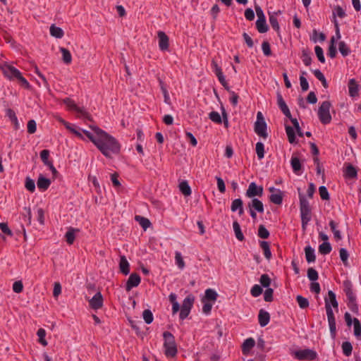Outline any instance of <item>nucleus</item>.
<instances>
[{
  "mask_svg": "<svg viewBox=\"0 0 361 361\" xmlns=\"http://www.w3.org/2000/svg\"><path fill=\"white\" fill-rule=\"evenodd\" d=\"M319 251L322 255H327L331 251V246L329 243L324 242L319 246Z\"/></svg>",
  "mask_w": 361,
  "mask_h": 361,
  "instance_id": "obj_40",
  "label": "nucleus"
},
{
  "mask_svg": "<svg viewBox=\"0 0 361 361\" xmlns=\"http://www.w3.org/2000/svg\"><path fill=\"white\" fill-rule=\"evenodd\" d=\"M262 288L260 286L256 284L251 288L250 293L252 296L257 297L262 293Z\"/></svg>",
  "mask_w": 361,
  "mask_h": 361,
  "instance_id": "obj_64",
  "label": "nucleus"
},
{
  "mask_svg": "<svg viewBox=\"0 0 361 361\" xmlns=\"http://www.w3.org/2000/svg\"><path fill=\"white\" fill-rule=\"evenodd\" d=\"M256 27L259 32L264 33L268 31V26L266 24V20H257Z\"/></svg>",
  "mask_w": 361,
  "mask_h": 361,
  "instance_id": "obj_39",
  "label": "nucleus"
},
{
  "mask_svg": "<svg viewBox=\"0 0 361 361\" xmlns=\"http://www.w3.org/2000/svg\"><path fill=\"white\" fill-rule=\"evenodd\" d=\"M314 51H315V54L318 58V60L321 62V63H324L325 62V58H324V52H323V49L321 47L319 46H316L315 48H314Z\"/></svg>",
  "mask_w": 361,
  "mask_h": 361,
  "instance_id": "obj_61",
  "label": "nucleus"
},
{
  "mask_svg": "<svg viewBox=\"0 0 361 361\" xmlns=\"http://www.w3.org/2000/svg\"><path fill=\"white\" fill-rule=\"evenodd\" d=\"M344 176L348 178H355L357 176L356 169L351 164H347L343 171Z\"/></svg>",
  "mask_w": 361,
  "mask_h": 361,
  "instance_id": "obj_18",
  "label": "nucleus"
},
{
  "mask_svg": "<svg viewBox=\"0 0 361 361\" xmlns=\"http://www.w3.org/2000/svg\"><path fill=\"white\" fill-rule=\"evenodd\" d=\"M258 235L259 238L263 239H267L269 238V232L264 225H259L258 228Z\"/></svg>",
  "mask_w": 361,
  "mask_h": 361,
  "instance_id": "obj_53",
  "label": "nucleus"
},
{
  "mask_svg": "<svg viewBox=\"0 0 361 361\" xmlns=\"http://www.w3.org/2000/svg\"><path fill=\"white\" fill-rule=\"evenodd\" d=\"M135 219L139 223V224L145 231H146L152 225L150 221L144 216L137 215L135 216Z\"/></svg>",
  "mask_w": 361,
  "mask_h": 361,
  "instance_id": "obj_29",
  "label": "nucleus"
},
{
  "mask_svg": "<svg viewBox=\"0 0 361 361\" xmlns=\"http://www.w3.org/2000/svg\"><path fill=\"white\" fill-rule=\"evenodd\" d=\"M25 187L28 191L31 192H34L35 191V181L30 177H27L25 178Z\"/></svg>",
  "mask_w": 361,
  "mask_h": 361,
  "instance_id": "obj_44",
  "label": "nucleus"
},
{
  "mask_svg": "<svg viewBox=\"0 0 361 361\" xmlns=\"http://www.w3.org/2000/svg\"><path fill=\"white\" fill-rule=\"evenodd\" d=\"M262 49L263 53L265 56H269L271 55V50L270 44L268 42L264 41L262 42Z\"/></svg>",
  "mask_w": 361,
  "mask_h": 361,
  "instance_id": "obj_63",
  "label": "nucleus"
},
{
  "mask_svg": "<svg viewBox=\"0 0 361 361\" xmlns=\"http://www.w3.org/2000/svg\"><path fill=\"white\" fill-rule=\"evenodd\" d=\"M277 103L284 115L288 118H290V111L283 99L282 95L279 92L277 93Z\"/></svg>",
  "mask_w": 361,
  "mask_h": 361,
  "instance_id": "obj_15",
  "label": "nucleus"
},
{
  "mask_svg": "<svg viewBox=\"0 0 361 361\" xmlns=\"http://www.w3.org/2000/svg\"><path fill=\"white\" fill-rule=\"evenodd\" d=\"M334 43H335V39H334V37H333L331 39V44L329 47V51H328V55L331 59L334 58L336 55V48Z\"/></svg>",
  "mask_w": 361,
  "mask_h": 361,
  "instance_id": "obj_55",
  "label": "nucleus"
},
{
  "mask_svg": "<svg viewBox=\"0 0 361 361\" xmlns=\"http://www.w3.org/2000/svg\"><path fill=\"white\" fill-rule=\"evenodd\" d=\"M89 304L93 310L100 309L103 306V297L102 293L97 292L92 299L89 300Z\"/></svg>",
  "mask_w": 361,
  "mask_h": 361,
  "instance_id": "obj_12",
  "label": "nucleus"
},
{
  "mask_svg": "<svg viewBox=\"0 0 361 361\" xmlns=\"http://www.w3.org/2000/svg\"><path fill=\"white\" fill-rule=\"evenodd\" d=\"M345 292L348 297V301H350V300L353 301V300H355V297L353 295L350 283L345 282Z\"/></svg>",
  "mask_w": 361,
  "mask_h": 361,
  "instance_id": "obj_56",
  "label": "nucleus"
},
{
  "mask_svg": "<svg viewBox=\"0 0 361 361\" xmlns=\"http://www.w3.org/2000/svg\"><path fill=\"white\" fill-rule=\"evenodd\" d=\"M164 355L167 357H175L178 353L177 345L173 335L169 331L163 334Z\"/></svg>",
  "mask_w": 361,
  "mask_h": 361,
  "instance_id": "obj_2",
  "label": "nucleus"
},
{
  "mask_svg": "<svg viewBox=\"0 0 361 361\" xmlns=\"http://www.w3.org/2000/svg\"><path fill=\"white\" fill-rule=\"evenodd\" d=\"M342 350L345 355L349 356L352 353L353 346L348 341H345L342 343Z\"/></svg>",
  "mask_w": 361,
  "mask_h": 361,
  "instance_id": "obj_45",
  "label": "nucleus"
},
{
  "mask_svg": "<svg viewBox=\"0 0 361 361\" xmlns=\"http://www.w3.org/2000/svg\"><path fill=\"white\" fill-rule=\"evenodd\" d=\"M209 118L214 123H221L222 122L221 116L216 111H212L209 114Z\"/></svg>",
  "mask_w": 361,
  "mask_h": 361,
  "instance_id": "obj_62",
  "label": "nucleus"
},
{
  "mask_svg": "<svg viewBox=\"0 0 361 361\" xmlns=\"http://www.w3.org/2000/svg\"><path fill=\"white\" fill-rule=\"evenodd\" d=\"M260 247L264 251V257L269 260L271 258V252L269 247V243L267 241H261Z\"/></svg>",
  "mask_w": 361,
  "mask_h": 361,
  "instance_id": "obj_33",
  "label": "nucleus"
},
{
  "mask_svg": "<svg viewBox=\"0 0 361 361\" xmlns=\"http://www.w3.org/2000/svg\"><path fill=\"white\" fill-rule=\"evenodd\" d=\"M90 128L94 130L95 135H92L90 132L87 130H83V133L85 134V135L94 143V145H96V143L97 142V140L99 139V133L96 129H100L97 126H90Z\"/></svg>",
  "mask_w": 361,
  "mask_h": 361,
  "instance_id": "obj_24",
  "label": "nucleus"
},
{
  "mask_svg": "<svg viewBox=\"0 0 361 361\" xmlns=\"http://www.w3.org/2000/svg\"><path fill=\"white\" fill-rule=\"evenodd\" d=\"M283 192L281 190H277V192L273 193L269 197L271 202L276 204H281L283 202Z\"/></svg>",
  "mask_w": 361,
  "mask_h": 361,
  "instance_id": "obj_25",
  "label": "nucleus"
},
{
  "mask_svg": "<svg viewBox=\"0 0 361 361\" xmlns=\"http://www.w3.org/2000/svg\"><path fill=\"white\" fill-rule=\"evenodd\" d=\"M340 258L344 265H348V258L349 257V254L348 251L345 248H341L339 250Z\"/></svg>",
  "mask_w": 361,
  "mask_h": 361,
  "instance_id": "obj_59",
  "label": "nucleus"
},
{
  "mask_svg": "<svg viewBox=\"0 0 361 361\" xmlns=\"http://www.w3.org/2000/svg\"><path fill=\"white\" fill-rule=\"evenodd\" d=\"M140 281L141 279L137 274H131L126 282V290L130 291L133 288L137 287L140 284Z\"/></svg>",
  "mask_w": 361,
  "mask_h": 361,
  "instance_id": "obj_11",
  "label": "nucleus"
},
{
  "mask_svg": "<svg viewBox=\"0 0 361 361\" xmlns=\"http://www.w3.org/2000/svg\"><path fill=\"white\" fill-rule=\"evenodd\" d=\"M50 185L51 180L49 178L44 177L42 174L39 175L37 181V185L39 190L44 191L48 189Z\"/></svg>",
  "mask_w": 361,
  "mask_h": 361,
  "instance_id": "obj_17",
  "label": "nucleus"
},
{
  "mask_svg": "<svg viewBox=\"0 0 361 361\" xmlns=\"http://www.w3.org/2000/svg\"><path fill=\"white\" fill-rule=\"evenodd\" d=\"M256 152L259 159H262L264 157V146L261 142H258L256 144Z\"/></svg>",
  "mask_w": 361,
  "mask_h": 361,
  "instance_id": "obj_49",
  "label": "nucleus"
},
{
  "mask_svg": "<svg viewBox=\"0 0 361 361\" xmlns=\"http://www.w3.org/2000/svg\"><path fill=\"white\" fill-rule=\"evenodd\" d=\"M331 104L330 102H323L318 109V116L320 121L323 124H328L331 121V116L329 112V109Z\"/></svg>",
  "mask_w": 361,
  "mask_h": 361,
  "instance_id": "obj_5",
  "label": "nucleus"
},
{
  "mask_svg": "<svg viewBox=\"0 0 361 361\" xmlns=\"http://www.w3.org/2000/svg\"><path fill=\"white\" fill-rule=\"evenodd\" d=\"M241 199H235L232 202L231 209L232 212L238 211L239 215L243 214L244 210Z\"/></svg>",
  "mask_w": 361,
  "mask_h": 361,
  "instance_id": "obj_23",
  "label": "nucleus"
},
{
  "mask_svg": "<svg viewBox=\"0 0 361 361\" xmlns=\"http://www.w3.org/2000/svg\"><path fill=\"white\" fill-rule=\"evenodd\" d=\"M305 257L307 262H313L316 259V257L314 255V250L310 246H307L305 248Z\"/></svg>",
  "mask_w": 361,
  "mask_h": 361,
  "instance_id": "obj_31",
  "label": "nucleus"
},
{
  "mask_svg": "<svg viewBox=\"0 0 361 361\" xmlns=\"http://www.w3.org/2000/svg\"><path fill=\"white\" fill-rule=\"evenodd\" d=\"M60 51L62 54L63 61L66 64L71 63L72 61V56L71 52L64 47H61Z\"/></svg>",
  "mask_w": 361,
  "mask_h": 361,
  "instance_id": "obj_34",
  "label": "nucleus"
},
{
  "mask_svg": "<svg viewBox=\"0 0 361 361\" xmlns=\"http://www.w3.org/2000/svg\"><path fill=\"white\" fill-rule=\"evenodd\" d=\"M259 282L263 287L269 288L271 284V279L267 274H264L261 276Z\"/></svg>",
  "mask_w": 361,
  "mask_h": 361,
  "instance_id": "obj_57",
  "label": "nucleus"
},
{
  "mask_svg": "<svg viewBox=\"0 0 361 361\" xmlns=\"http://www.w3.org/2000/svg\"><path fill=\"white\" fill-rule=\"evenodd\" d=\"M302 59L304 64L309 66L312 62V57L307 50L303 49L302 51Z\"/></svg>",
  "mask_w": 361,
  "mask_h": 361,
  "instance_id": "obj_48",
  "label": "nucleus"
},
{
  "mask_svg": "<svg viewBox=\"0 0 361 361\" xmlns=\"http://www.w3.org/2000/svg\"><path fill=\"white\" fill-rule=\"evenodd\" d=\"M293 354L295 357L300 360H313L317 356V353L310 349L297 350Z\"/></svg>",
  "mask_w": 361,
  "mask_h": 361,
  "instance_id": "obj_8",
  "label": "nucleus"
},
{
  "mask_svg": "<svg viewBox=\"0 0 361 361\" xmlns=\"http://www.w3.org/2000/svg\"><path fill=\"white\" fill-rule=\"evenodd\" d=\"M142 317H143L145 322L147 324H149L153 322V319H154L153 314H152V312H151V310H145L143 311Z\"/></svg>",
  "mask_w": 361,
  "mask_h": 361,
  "instance_id": "obj_51",
  "label": "nucleus"
},
{
  "mask_svg": "<svg viewBox=\"0 0 361 361\" xmlns=\"http://www.w3.org/2000/svg\"><path fill=\"white\" fill-rule=\"evenodd\" d=\"M215 73H216L220 83L224 87V88L227 91H229V87L228 85V83L226 81V79L223 75L221 70H218V71H216Z\"/></svg>",
  "mask_w": 361,
  "mask_h": 361,
  "instance_id": "obj_50",
  "label": "nucleus"
},
{
  "mask_svg": "<svg viewBox=\"0 0 361 361\" xmlns=\"http://www.w3.org/2000/svg\"><path fill=\"white\" fill-rule=\"evenodd\" d=\"M159 85H160V87H161V92L164 94V102L167 104H171V100H170V97H169V92L164 85V83L162 80H159Z\"/></svg>",
  "mask_w": 361,
  "mask_h": 361,
  "instance_id": "obj_42",
  "label": "nucleus"
},
{
  "mask_svg": "<svg viewBox=\"0 0 361 361\" xmlns=\"http://www.w3.org/2000/svg\"><path fill=\"white\" fill-rule=\"evenodd\" d=\"M194 302V298L188 296L185 298L183 302L181 308L191 310Z\"/></svg>",
  "mask_w": 361,
  "mask_h": 361,
  "instance_id": "obj_52",
  "label": "nucleus"
},
{
  "mask_svg": "<svg viewBox=\"0 0 361 361\" xmlns=\"http://www.w3.org/2000/svg\"><path fill=\"white\" fill-rule=\"evenodd\" d=\"M290 164L294 173L298 174L302 169V164L300 159L296 157H293L290 160Z\"/></svg>",
  "mask_w": 361,
  "mask_h": 361,
  "instance_id": "obj_32",
  "label": "nucleus"
},
{
  "mask_svg": "<svg viewBox=\"0 0 361 361\" xmlns=\"http://www.w3.org/2000/svg\"><path fill=\"white\" fill-rule=\"evenodd\" d=\"M338 49H339V51L341 52V54L343 56H348L350 54V52L349 47H348V45L344 42H339V44H338Z\"/></svg>",
  "mask_w": 361,
  "mask_h": 361,
  "instance_id": "obj_47",
  "label": "nucleus"
},
{
  "mask_svg": "<svg viewBox=\"0 0 361 361\" xmlns=\"http://www.w3.org/2000/svg\"><path fill=\"white\" fill-rule=\"evenodd\" d=\"M296 300L300 308L305 309L309 306V301L307 298L302 297V295H298L296 297Z\"/></svg>",
  "mask_w": 361,
  "mask_h": 361,
  "instance_id": "obj_54",
  "label": "nucleus"
},
{
  "mask_svg": "<svg viewBox=\"0 0 361 361\" xmlns=\"http://www.w3.org/2000/svg\"><path fill=\"white\" fill-rule=\"evenodd\" d=\"M233 227L236 238L240 241H243L245 238L241 231L240 224L237 221H234L233 223Z\"/></svg>",
  "mask_w": 361,
  "mask_h": 361,
  "instance_id": "obj_35",
  "label": "nucleus"
},
{
  "mask_svg": "<svg viewBox=\"0 0 361 361\" xmlns=\"http://www.w3.org/2000/svg\"><path fill=\"white\" fill-rule=\"evenodd\" d=\"M99 133V139L96 143L97 149L107 158L111 154H118L121 150V145L113 136L102 129H96Z\"/></svg>",
  "mask_w": 361,
  "mask_h": 361,
  "instance_id": "obj_1",
  "label": "nucleus"
},
{
  "mask_svg": "<svg viewBox=\"0 0 361 361\" xmlns=\"http://www.w3.org/2000/svg\"><path fill=\"white\" fill-rule=\"evenodd\" d=\"M175 261H176V264H177L178 267L180 269H183L185 267V262L183 260V257L181 256L180 252H176V253H175Z\"/></svg>",
  "mask_w": 361,
  "mask_h": 361,
  "instance_id": "obj_43",
  "label": "nucleus"
},
{
  "mask_svg": "<svg viewBox=\"0 0 361 361\" xmlns=\"http://www.w3.org/2000/svg\"><path fill=\"white\" fill-rule=\"evenodd\" d=\"M259 323L261 326H265L270 320V314L264 310H260L258 315Z\"/></svg>",
  "mask_w": 361,
  "mask_h": 361,
  "instance_id": "obj_19",
  "label": "nucleus"
},
{
  "mask_svg": "<svg viewBox=\"0 0 361 361\" xmlns=\"http://www.w3.org/2000/svg\"><path fill=\"white\" fill-rule=\"evenodd\" d=\"M37 335L39 337V342L43 345V346H47V341H46V339L44 338L45 336H46V331L44 329H38L37 332Z\"/></svg>",
  "mask_w": 361,
  "mask_h": 361,
  "instance_id": "obj_46",
  "label": "nucleus"
},
{
  "mask_svg": "<svg viewBox=\"0 0 361 361\" xmlns=\"http://www.w3.org/2000/svg\"><path fill=\"white\" fill-rule=\"evenodd\" d=\"M269 23L276 31H279L280 29L279 24L278 23V20L274 14L269 15Z\"/></svg>",
  "mask_w": 361,
  "mask_h": 361,
  "instance_id": "obj_58",
  "label": "nucleus"
},
{
  "mask_svg": "<svg viewBox=\"0 0 361 361\" xmlns=\"http://www.w3.org/2000/svg\"><path fill=\"white\" fill-rule=\"evenodd\" d=\"M63 103L70 109H73V110H75L76 111H78V113H80L81 115L87 120L88 121H92V118L90 116V115L87 112L85 111V110L79 108L77 106V105L75 104V102L69 99V98H66L63 99Z\"/></svg>",
  "mask_w": 361,
  "mask_h": 361,
  "instance_id": "obj_9",
  "label": "nucleus"
},
{
  "mask_svg": "<svg viewBox=\"0 0 361 361\" xmlns=\"http://www.w3.org/2000/svg\"><path fill=\"white\" fill-rule=\"evenodd\" d=\"M348 90L349 94L352 97H355L358 95L359 85L355 79H350L348 82Z\"/></svg>",
  "mask_w": 361,
  "mask_h": 361,
  "instance_id": "obj_21",
  "label": "nucleus"
},
{
  "mask_svg": "<svg viewBox=\"0 0 361 361\" xmlns=\"http://www.w3.org/2000/svg\"><path fill=\"white\" fill-rule=\"evenodd\" d=\"M307 277L312 281H315L318 279V273L313 268H309L307 269Z\"/></svg>",
  "mask_w": 361,
  "mask_h": 361,
  "instance_id": "obj_60",
  "label": "nucleus"
},
{
  "mask_svg": "<svg viewBox=\"0 0 361 361\" xmlns=\"http://www.w3.org/2000/svg\"><path fill=\"white\" fill-rule=\"evenodd\" d=\"M299 198L302 228L305 231L307 224L311 220V208L309 202L306 200L305 197L302 194L299 195Z\"/></svg>",
  "mask_w": 361,
  "mask_h": 361,
  "instance_id": "obj_3",
  "label": "nucleus"
},
{
  "mask_svg": "<svg viewBox=\"0 0 361 361\" xmlns=\"http://www.w3.org/2000/svg\"><path fill=\"white\" fill-rule=\"evenodd\" d=\"M314 75L315 77L322 82V85L324 88L328 87V83L323 73L318 69L314 71Z\"/></svg>",
  "mask_w": 361,
  "mask_h": 361,
  "instance_id": "obj_41",
  "label": "nucleus"
},
{
  "mask_svg": "<svg viewBox=\"0 0 361 361\" xmlns=\"http://www.w3.org/2000/svg\"><path fill=\"white\" fill-rule=\"evenodd\" d=\"M119 269L124 275H128L130 273V264L125 256H121Z\"/></svg>",
  "mask_w": 361,
  "mask_h": 361,
  "instance_id": "obj_22",
  "label": "nucleus"
},
{
  "mask_svg": "<svg viewBox=\"0 0 361 361\" xmlns=\"http://www.w3.org/2000/svg\"><path fill=\"white\" fill-rule=\"evenodd\" d=\"M267 129V125L264 121L263 115L262 112L259 111L257 114V121L255 123V132L259 137L266 139L268 137Z\"/></svg>",
  "mask_w": 361,
  "mask_h": 361,
  "instance_id": "obj_4",
  "label": "nucleus"
},
{
  "mask_svg": "<svg viewBox=\"0 0 361 361\" xmlns=\"http://www.w3.org/2000/svg\"><path fill=\"white\" fill-rule=\"evenodd\" d=\"M326 301L329 302L330 306L337 309L338 307V303L336 300V294L332 290H329L328 292V298H325V303Z\"/></svg>",
  "mask_w": 361,
  "mask_h": 361,
  "instance_id": "obj_30",
  "label": "nucleus"
},
{
  "mask_svg": "<svg viewBox=\"0 0 361 361\" xmlns=\"http://www.w3.org/2000/svg\"><path fill=\"white\" fill-rule=\"evenodd\" d=\"M286 132L289 142L291 144L296 143L294 129L290 126H286Z\"/></svg>",
  "mask_w": 361,
  "mask_h": 361,
  "instance_id": "obj_37",
  "label": "nucleus"
},
{
  "mask_svg": "<svg viewBox=\"0 0 361 361\" xmlns=\"http://www.w3.org/2000/svg\"><path fill=\"white\" fill-rule=\"evenodd\" d=\"M338 16L339 18H344L345 16V13L344 11V10L340 6H336L335 8H334V12H333V17H334V25H335V27L336 29V33H337V36L338 38L341 37V35H340V33H339V28H338V21L336 20V16Z\"/></svg>",
  "mask_w": 361,
  "mask_h": 361,
  "instance_id": "obj_14",
  "label": "nucleus"
},
{
  "mask_svg": "<svg viewBox=\"0 0 361 361\" xmlns=\"http://www.w3.org/2000/svg\"><path fill=\"white\" fill-rule=\"evenodd\" d=\"M263 193V188L262 186H257L254 182L251 183L246 191V196L248 197H254L255 196L261 197Z\"/></svg>",
  "mask_w": 361,
  "mask_h": 361,
  "instance_id": "obj_10",
  "label": "nucleus"
},
{
  "mask_svg": "<svg viewBox=\"0 0 361 361\" xmlns=\"http://www.w3.org/2000/svg\"><path fill=\"white\" fill-rule=\"evenodd\" d=\"M159 47L161 51H166L169 47V39L165 32L162 31L158 32Z\"/></svg>",
  "mask_w": 361,
  "mask_h": 361,
  "instance_id": "obj_13",
  "label": "nucleus"
},
{
  "mask_svg": "<svg viewBox=\"0 0 361 361\" xmlns=\"http://www.w3.org/2000/svg\"><path fill=\"white\" fill-rule=\"evenodd\" d=\"M218 294L216 292L211 288L207 289L205 290L204 297L202 298V302H204L205 300H211L212 302H215L217 299Z\"/></svg>",
  "mask_w": 361,
  "mask_h": 361,
  "instance_id": "obj_27",
  "label": "nucleus"
},
{
  "mask_svg": "<svg viewBox=\"0 0 361 361\" xmlns=\"http://www.w3.org/2000/svg\"><path fill=\"white\" fill-rule=\"evenodd\" d=\"M255 341L252 338H247L242 345V351L244 355H247L250 350L255 346Z\"/></svg>",
  "mask_w": 361,
  "mask_h": 361,
  "instance_id": "obj_20",
  "label": "nucleus"
},
{
  "mask_svg": "<svg viewBox=\"0 0 361 361\" xmlns=\"http://www.w3.org/2000/svg\"><path fill=\"white\" fill-rule=\"evenodd\" d=\"M249 209H252L255 211H257L259 213L264 212V206L262 201L257 198H254L250 202L248 203L247 205Z\"/></svg>",
  "mask_w": 361,
  "mask_h": 361,
  "instance_id": "obj_16",
  "label": "nucleus"
},
{
  "mask_svg": "<svg viewBox=\"0 0 361 361\" xmlns=\"http://www.w3.org/2000/svg\"><path fill=\"white\" fill-rule=\"evenodd\" d=\"M1 70L2 71L5 77L11 80H16L21 74V73L17 68L6 63L1 66Z\"/></svg>",
  "mask_w": 361,
  "mask_h": 361,
  "instance_id": "obj_6",
  "label": "nucleus"
},
{
  "mask_svg": "<svg viewBox=\"0 0 361 361\" xmlns=\"http://www.w3.org/2000/svg\"><path fill=\"white\" fill-rule=\"evenodd\" d=\"M179 189L180 192L185 195V196H189L191 195V189L189 186L187 181L184 180L182 181L179 184Z\"/></svg>",
  "mask_w": 361,
  "mask_h": 361,
  "instance_id": "obj_36",
  "label": "nucleus"
},
{
  "mask_svg": "<svg viewBox=\"0 0 361 361\" xmlns=\"http://www.w3.org/2000/svg\"><path fill=\"white\" fill-rule=\"evenodd\" d=\"M325 309H326V314H327V319H328V322H329V325L331 335L332 338H334L336 336V319L334 317V314L332 308L330 306V305H329V302L327 301L326 302V308Z\"/></svg>",
  "mask_w": 361,
  "mask_h": 361,
  "instance_id": "obj_7",
  "label": "nucleus"
},
{
  "mask_svg": "<svg viewBox=\"0 0 361 361\" xmlns=\"http://www.w3.org/2000/svg\"><path fill=\"white\" fill-rule=\"evenodd\" d=\"M50 34L51 36L60 39L63 37L64 32L61 27H56L54 24H52L50 26Z\"/></svg>",
  "mask_w": 361,
  "mask_h": 361,
  "instance_id": "obj_28",
  "label": "nucleus"
},
{
  "mask_svg": "<svg viewBox=\"0 0 361 361\" xmlns=\"http://www.w3.org/2000/svg\"><path fill=\"white\" fill-rule=\"evenodd\" d=\"M80 231L78 228H69L68 231L65 235L66 240L68 244L72 245L75 240V233H78Z\"/></svg>",
  "mask_w": 361,
  "mask_h": 361,
  "instance_id": "obj_26",
  "label": "nucleus"
},
{
  "mask_svg": "<svg viewBox=\"0 0 361 361\" xmlns=\"http://www.w3.org/2000/svg\"><path fill=\"white\" fill-rule=\"evenodd\" d=\"M354 325V335L355 336L360 339L361 338V324L360 321L357 318L353 319Z\"/></svg>",
  "mask_w": 361,
  "mask_h": 361,
  "instance_id": "obj_38",
  "label": "nucleus"
}]
</instances>
